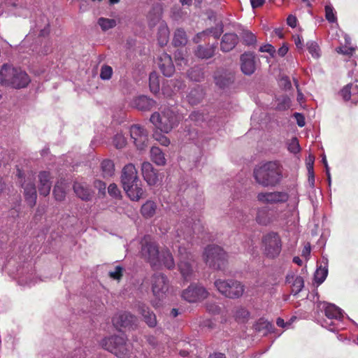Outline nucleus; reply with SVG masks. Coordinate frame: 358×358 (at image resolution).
I'll list each match as a JSON object with an SVG mask.
<instances>
[{
    "label": "nucleus",
    "instance_id": "nucleus-1",
    "mask_svg": "<svg viewBox=\"0 0 358 358\" xmlns=\"http://www.w3.org/2000/svg\"><path fill=\"white\" fill-rule=\"evenodd\" d=\"M253 176L256 182L262 187H275L280 183L282 173L275 162H268L255 168Z\"/></svg>",
    "mask_w": 358,
    "mask_h": 358
},
{
    "label": "nucleus",
    "instance_id": "nucleus-2",
    "mask_svg": "<svg viewBox=\"0 0 358 358\" xmlns=\"http://www.w3.org/2000/svg\"><path fill=\"white\" fill-rule=\"evenodd\" d=\"M317 309L324 313L326 317L320 322L322 327L332 332L343 329L341 323L345 317L350 320L348 315H345L342 309L334 303L320 301L317 304Z\"/></svg>",
    "mask_w": 358,
    "mask_h": 358
},
{
    "label": "nucleus",
    "instance_id": "nucleus-3",
    "mask_svg": "<svg viewBox=\"0 0 358 358\" xmlns=\"http://www.w3.org/2000/svg\"><path fill=\"white\" fill-rule=\"evenodd\" d=\"M29 83L28 74L20 68L11 67L8 64L2 66L0 71V84L21 89L26 87Z\"/></svg>",
    "mask_w": 358,
    "mask_h": 358
},
{
    "label": "nucleus",
    "instance_id": "nucleus-4",
    "mask_svg": "<svg viewBox=\"0 0 358 358\" xmlns=\"http://www.w3.org/2000/svg\"><path fill=\"white\" fill-rule=\"evenodd\" d=\"M203 259L210 268L218 271H224L228 264L227 252L222 248L214 244L204 248Z\"/></svg>",
    "mask_w": 358,
    "mask_h": 358
},
{
    "label": "nucleus",
    "instance_id": "nucleus-5",
    "mask_svg": "<svg viewBox=\"0 0 358 358\" xmlns=\"http://www.w3.org/2000/svg\"><path fill=\"white\" fill-rule=\"evenodd\" d=\"M285 210L279 206H265L257 209L256 222L262 226L278 225L285 220Z\"/></svg>",
    "mask_w": 358,
    "mask_h": 358
},
{
    "label": "nucleus",
    "instance_id": "nucleus-6",
    "mask_svg": "<svg viewBox=\"0 0 358 358\" xmlns=\"http://www.w3.org/2000/svg\"><path fill=\"white\" fill-rule=\"evenodd\" d=\"M100 345L101 348L119 358H124L131 352V345L124 336L113 335L103 338Z\"/></svg>",
    "mask_w": 358,
    "mask_h": 358
},
{
    "label": "nucleus",
    "instance_id": "nucleus-7",
    "mask_svg": "<svg viewBox=\"0 0 358 358\" xmlns=\"http://www.w3.org/2000/svg\"><path fill=\"white\" fill-rule=\"evenodd\" d=\"M282 242L280 234L271 231L263 235L262 248L264 255L269 259L278 258L282 251Z\"/></svg>",
    "mask_w": 358,
    "mask_h": 358
},
{
    "label": "nucleus",
    "instance_id": "nucleus-8",
    "mask_svg": "<svg viewBox=\"0 0 358 358\" xmlns=\"http://www.w3.org/2000/svg\"><path fill=\"white\" fill-rule=\"evenodd\" d=\"M158 244L150 236H145L141 241V257L147 261L152 267L160 265Z\"/></svg>",
    "mask_w": 358,
    "mask_h": 358
},
{
    "label": "nucleus",
    "instance_id": "nucleus-9",
    "mask_svg": "<svg viewBox=\"0 0 358 358\" xmlns=\"http://www.w3.org/2000/svg\"><path fill=\"white\" fill-rule=\"evenodd\" d=\"M178 270L185 281H190L194 271V256L185 247L178 246Z\"/></svg>",
    "mask_w": 358,
    "mask_h": 358
},
{
    "label": "nucleus",
    "instance_id": "nucleus-10",
    "mask_svg": "<svg viewBox=\"0 0 358 358\" xmlns=\"http://www.w3.org/2000/svg\"><path fill=\"white\" fill-rule=\"evenodd\" d=\"M214 285L219 292L229 299L240 298L245 290L244 285L241 282L232 279H217Z\"/></svg>",
    "mask_w": 358,
    "mask_h": 358
},
{
    "label": "nucleus",
    "instance_id": "nucleus-11",
    "mask_svg": "<svg viewBox=\"0 0 358 358\" xmlns=\"http://www.w3.org/2000/svg\"><path fill=\"white\" fill-rule=\"evenodd\" d=\"M182 297L189 303H196L206 299L208 292L200 284L192 283L182 292Z\"/></svg>",
    "mask_w": 358,
    "mask_h": 358
},
{
    "label": "nucleus",
    "instance_id": "nucleus-12",
    "mask_svg": "<svg viewBox=\"0 0 358 358\" xmlns=\"http://www.w3.org/2000/svg\"><path fill=\"white\" fill-rule=\"evenodd\" d=\"M289 197L287 192L280 191L260 192L257 196L258 201L271 206H279L280 203H284L288 201Z\"/></svg>",
    "mask_w": 358,
    "mask_h": 358
},
{
    "label": "nucleus",
    "instance_id": "nucleus-13",
    "mask_svg": "<svg viewBox=\"0 0 358 358\" xmlns=\"http://www.w3.org/2000/svg\"><path fill=\"white\" fill-rule=\"evenodd\" d=\"M169 280L163 273H157L152 277V290L154 295L158 298L163 297L169 290Z\"/></svg>",
    "mask_w": 358,
    "mask_h": 358
},
{
    "label": "nucleus",
    "instance_id": "nucleus-14",
    "mask_svg": "<svg viewBox=\"0 0 358 358\" xmlns=\"http://www.w3.org/2000/svg\"><path fill=\"white\" fill-rule=\"evenodd\" d=\"M162 122L159 124V129L164 133H169L179 123L178 114L169 108L164 109L162 112Z\"/></svg>",
    "mask_w": 358,
    "mask_h": 358
},
{
    "label": "nucleus",
    "instance_id": "nucleus-15",
    "mask_svg": "<svg viewBox=\"0 0 358 358\" xmlns=\"http://www.w3.org/2000/svg\"><path fill=\"white\" fill-rule=\"evenodd\" d=\"M192 219L188 218L185 222H181L176 225V236L180 238H182L187 242L192 240L193 234H196L197 224L192 223Z\"/></svg>",
    "mask_w": 358,
    "mask_h": 358
},
{
    "label": "nucleus",
    "instance_id": "nucleus-16",
    "mask_svg": "<svg viewBox=\"0 0 358 358\" xmlns=\"http://www.w3.org/2000/svg\"><path fill=\"white\" fill-rule=\"evenodd\" d=\"M129 133L137 149L144 150L148 142L147 131L138 124H134L131 126Z\"/></svg>",
    "mask_w": 358,
    "mask_h": 358
},
{
    "label": "nucleus",
    "instance_id": "nucleus-17",
    "mask_svg": "<svg viewBox=\"0 0 358 358\" xmlns=\"http://www.w3.org/2000/svg\"><path fill=\"white\" fill-rule=\"evenodd\" d=\"M215 85L222 91L229 90L234 82V74L227 71H217L214 74Z\"/></svg>",
    "mask_w": 358,
    "mask_h": 358
},
{
    "label": "nucleus",
    "instance_id": "nucleus-18",
    "mask_svg": "<svg viewBox=\"0 0 358 358\" xmlns=\"http://www.w3.org/2000/svg\"><path fill=\"white\" fill-rule=\"evenodd\" d=\"M157 64L166 77H171L175 72V66L171 57L165 52L159 54L157 58Z\"/></svg>",
    "mask_w": 358,
    "mask_h": 358
},
{
    "label": "nucleus",
    "instance_id": "nucleus-19",
    "mask_svg": "<svg viewBox=\"0 0 358 358\" xmlns=\"http://www.w3.org/2000/svg\"><path fill=\"white\" fill-rule=\"evenodd\" d=\"M22 188L24 189V195L25 201L31 207H34L36 203L37 194L35 183L31 179L24 180L21 184Z\"/></svg>",
    "mask_w": 358,
    "mask_h": 358
},
{
    "label": "nucleus",
    "instance_id": "nucleus-20",
    "mask_svg": "<svg viewBox=\"0 0 358 358\" xmlns=\"http://www.w3.org/2000/svg\"><path fill=\"white\" fill-rule=\"evenodd\" d=\"M142 176L148 185H155L159 181L158 171L152 164L148 162H144L141 164Z\"/></svg>",
    "mask_w": 358,
    "mask_h": 358
},
{
    "label": "nucleus",
    "instance_id": "nucleus-21",
    "mask_svg": "<svg viewBox=\"0 0 358 358\" xmlns=\"http://www.w3.org/2000/svg\"><path fill=\"white\" fill-rule=\"evenodd\" d=\"M137 317L129 312H122L113 319V322L117 327L124 328H134L137 325Z\"/></svg>",
    "mask_w": 358,
    "mask_h": 358
},
{
    "label": "nucleus",
    "instance_id": "nucleus-22",
    "mask_svg": "<svg viewBox=\"0 0 358 358\" xmlns=\"http://www.w3.org/2000/svg\"><path fill=\"white\" fill-rule=\"evenodd\" d=\"M139 180L137 169L133 164H128L123 167L121 173L122 185L128 187V184L138 182Z\"/></svg>",
    "mask_w": 358,
    "mask_h": 358
},
{
    "label": "nucleus",
    "instance_id": "nucleus-23",
    "mask_svg": "<svg viewBox=\"0 0 358 358\" xmlns=\"http://www.w3.org/2000/svg\"><path fill=\"white\" fill-rule=\"evenodd\" d=\"M186 85L180 78H175L168 80L162 87V92L166 96H171L173 94L184 90Z\"/></svg>",
    "mask_w": 358,
    "mask_h": 358
},
{
    "label": "nucleus",
    "instance_id": "nucleus-24",
    "mask_svg": "<svg viewBox=\"0 0 358 358\" xmlns=\"http://www.w3.org/2000/svg\"><path fill=\"white\" fill-rule=\"evenodd\" d=\"M128 187L122 185V187L126 192L127 196L133 201H138L145 195V189L143 187V184L141 180L138 182H133L128 184Z\"/></svg>",
    "mask_w": 358,
    "mask_h": 358
},
{
    "label": "nucleus",
    "instance_id": "nucleus-25",
    "mask_svg": "<svg viewBox=\"0 0 358 358\" xmlns=\"http://www.w3.org/2000/svg\"><path fill=\"white\" fill-rule=\"evenodd\" d=\"M241 69L247 76L253 74L256 69L255 57L253 53L245 52L241 55Z\"/></svg>",
    "mask_w": 358,
    "mask_h": 358
},
{
    "label": "nucleus",
    "instance_id": "nucleus-26",
    "mask_svg": "<svg viewBox=\"0 0 358 358\" xmlns=\"http://www.w3.org/2000/svg\"><path fill=\"white\" fill-rule=\"evenodd\" d=\"M285 283L290 285L292 287L291 294L294 296L301 292L304 287V280L301 275L289 272L286 275Z\"/></svg>",
    "mask_w": 358,
    "mask_h": 358
},
{
    "label": "nucleus",
    "instance_id": "nucleus-27",
    "mask_svg": "<svg viewBox=\"0 0 358 358\" xmlns=\"http://www.w3.org/2000/svg\"><path fill=\"white\" fill-rule=\"evenodd\" d=\"M217 48V43L212 45H198L194 50L195 57L201 59L212 58Z\"/></svg>",
    "mask_w": 358,
    "mask_h": 358
},
{
    "label": "nucleus",
    "instance_id": "nucleus-28",
    "mask_svg": "<svg viewBox=\"0 0 358 358\" xmlns=\"http://www.w3.org/2000/svg\"><path fill=\"white\" fill-rule=\"evenodd\" d=\"M329 259L327 255H322L320 264H317V269L314 273V280L316 283L321 285L328 275Z\"/></svg>",
    "mask_w": 358,
    "mask_h": 358
},
{
    "label": "nucleus",
    "instance_id": "nucleus-29",
    "mask_svg": "<svg viewBox=\"0 0 358 358\" xmlns=\"http://www.w3.org/2000/svg\"><path fill=\"white\" fill-rule=\"evenodd\" d=\"M185 136L192 141L198 148H204L207 141L206 136L200 131L194 127H189L185 129Z\"/></svg>",
    "mask_w": 358,
    "mask_h": 358
},
{
    "label": "nucleus",
    "instance_id": "nucleus-30",
    "mask_svg": "<svg viewBox=\"0 0 358 358\" xmlns=\"http://www.w3.org/2000/svg\"><path fill=\"white\" fill-rule=\"evenodd\" d=\"M156 104L157 102L154 99L145 95L138 96L132 101L134 108L143 111L152 110Z\"/></svg>",
    "mask_w": 358,
    "mask_h": 358
},
{
    "label": "nucleus",
    "instance_id": "nucleus-31",
    "mask_svg": "<svg viewBox=\"0 0 358 358\" xmlns=\"http://www.w3.org/2000/svg\"><path fill=\"white\" fill-rule=\"evenodd\" d=\"M345 101H350L353 103H358V89L354 83H349L344 86L339 92Z\"/></svg>",
    "mask_w": 358,
    "mask_h": 358
},
{
    "label": "nucleus",
    "instance_id": "nucleus-32",
    "mask_svg": "<svg viewBox=\"0 0 358 358\" xmlns=\"http://www.w3.org/2000/svg\"><path fill=\"white\" fill-rule=\"evenodd\" d=\"M40 194L46 196L50 194L52 182L50 181V173L48 171H43L38 173Z\"/></svg>",
    "mask_w": 358,
    "mask_h": 358
},
{
    "label": "nucleus",
    "instance_id": "nucleus-33",
    "mask_svg": "<svg viewBox=\"0 0 358 358\" xmlns=\"http://www.w3.org/2000/svg\"><path fill=\"white\" fill-rule=\"evenodd\" d=\"M238 43V37L235 33H226L221 39L220 50L224 52L232 50Z\"/></svg>",
    "mask_w": 358,
    "mask_h": 358
},
{
    "label": "nucleus",
    "instance_id": "nucleus-34",
    "mask_svg": "<svg viewBox=\"0 0 358 358\" xmlns=\"http://www.w3.org/2000/svg\"><path fill=\"white\" fill-rule=\"evenodd\" d=\"M73 188L76 196L83 201H90L92 199V192L86 184L75 182Z\"/></svg>",
    "mask_w": 358,
    "mask_h": 358
},
{
    "label": "nucleus",
    "instance_id": "nucleus-35",
    "mask_svg": "<svg viewBox=\"0 0 358 358\" xmlns=\"http://www.w3.org/2000/svg\"><path fill=\"white\" fill-rule=\"evenodd\" d=\"M139 313L143 317L145 322L150 327H155L157 325V319L155 314L150 310V308L143 303L138 305Z\"/></svg>",
    "mask_w": 358,
    "mask_h": 358
},
{
    "label": "nucleus",
    "instance_id": "nucleus-36",
    "mask_svg": "<svg viewBox=\"0 0 358 358\" xmlns=\"http://www.w3.org/2000/svg\"><path fill=\"white\" fill-rule=\"evenodd\" d=\"M205 92L203 87L196 85L193 87L187 95V99L189 104L194 106L199 104L204 98Z\"/></svg>",
    "mask_w": 358,
    "mask_h": 358
},
{
    "label": "nucleus",
    "instance_id": "nucleus-37",
    "mask_svg": "<svg viewBox=\"0 0 358 358\" xmlns=\"http://www.w3.org/2000/svg\"><path fill=\"white\" fill-rule=\"evenodd\" d=\"M151 160L157 166H164L166 163V159L164 152L161 148L153 146L150 149Z\"/></svg>",
    "mask_w": 358,
    "mask_h": 358
},
{
    "label": "nucleus",
    "instance_id": "nucleus-38",
    "mask_svg": "<svg viewBox=\"0 0 358 358\" xmlns=\"http://www.w3.org/2000/svg\"><path fill=\"white\" fill-rule=\"evenodd\" d=\"M188 38L184 29H177L173 34L172 44L174 47H183L187 43Z\"/></svg>",
    "mask_w": 358,
    "mask_h": 358
},
{
    "label": "nucleus",
    "instance_id": "nucleus-39",
    "mask_svg": "<svg viewBox=\"0 0 358 358\" xmlns=\"http://www.w3.org/2000/svg\"><path fill=\"white\" fill-rule=\"evenodd\" d=\"M157 208V206L155 202L148 200L141 206V215L145 218H150L155 214Z\"/></svg>",
    "mask_w": 358,
    "mask_h": 358
},
{
    "label": "nucleus",
    "instance_id": "nucleus-40",
    "mask_svg": "<svg viewBox=\"0 0 358 358\" xmlns=\"http://www.w3.org/2000/svg\"><path fill=\"white\" fill-rule=\"evenodd\" d=\"M160 263L169 270L173 269L175 267V262L173 257L169 250H164L159 253Z\"/></svg>",
    "mask_w": 358,
    "mask_h": 358
},
{
    "label": "nucleus",
    "instance_id": "nucleus-41",
    "mask_svg": "<svg viewBox=\"0 0 358 358\" xmlns=\"http://www.w3.org/2000/svg\"><path fill=\"white\" fill-rule=\"evenodd\" d=\"M188 78L194 82H201L204 79V73L203 69L198 66H195L191 69H189L187 71Z\"/></svg>",
    "mask_w": 358,
    "mask_h": 358
},
{
    "label": "nucleus",
    "instance_id": "nucleus-42",
    "mask_svg": "<svg viewBox=\"0 0 358 358\" xmlns=\"http://www.w3.org/2000/svg\"><path fill=\"white\" fill-rule=\"evenodd\" d=\"M101 173L103 178H108L114 174L115 167L113 161L104 159L101 164Z\"/></svg>",
    "mask_w": 358,
    "mask_h": 358
},
{
    "label": "nucleus",
    "instance_id": "nucleus-43",
    "mask_svg": "<svg viewBox=\"0 0 358 358\" xmlns=\"http://www.w3.org/2000/svg\"><path fill=\"white\" fill-rule=\"evenodd\" d=\"M169 31L166 25H160L157 32V41L161 47L166 45L169 41Z\"/></svg>",
    "mask_w": 358,
    "mask_h": 358
},
{
    "label": "nucleus",
    "instance_id": "nucleus-44",
    "mask_svg": "<svg viewBox=\"0 0 358 358\" xmlns=\"http://www.w3.org/2000/svg\"><path fill=\"white\" fill-rule=\"evenodd\" d=\"M149 87L151 92L157 94L159 92L160 85L159 77L155 72H151L149 76Z\"/></svg>",
    "mask_w": 358,
    "mask_h": 358
},
{
    "label": "nucleus",
    "instance_id": "nucleus-45",
    "mask_svg": "<svg viewBox=\"0 0 358 358\" xmlns=\"http://www.w3.org/2000/svg\"><path fill=\"white\" fill-rule=\"evenodd\" d=\"M273 325L267 320L263 319L259 320L255 324V329L258 331H263L264 334H266L268 332L272 331Z\"/></svg>",
    "mask_w": 358,
    "mask_h": 358
},
{
    "label": "nucleus",
    "instance_id": "nucleus-46",
    "mask_svg": "<svg viewBox=\"0 0 358 358\" xmlns=\"http://www.w3.org/2000/svg\"><path fill=\"white\" fill-rule=\"evenodd\" d=\"M324 10L325 18L329 23H334L337 22L336 12L331 3L325 5Z\"/></svg>",
    "mask_w": 358,
    "mask_h": 358
},
{
    "label": "nucleus",
    "instance_id": "nucleus-47",
    "mask_svg": "<svg viewBox=\"0 0 358 358\" xmlns=\"http://www.w3.org/2000/svg\"><path fill=\"white\" fill-rule=\"evenodd\" d=\"M307 49L313 58L317 59L320 57V49L318 44L313 41H308L306 43Z\"/></svg>",
    "mask_w": 358,
    "mask_h": 358
},
{
    "label": "nucleus",
    "instance_id": "nucleus-48",
    "mask_svg": "<svg viewBox=\"0 0 358 358\" xmlns=\"http://www.w3.org/2000/svg\"><path fill=\"white\" fill-rule=\"evenodd\" d=\"M98 24L101 27L102 30L107 31L115 27L117 23L114 19L100 17L98 20Z\"/></svg>",
    "mask_w": 358,
    "mask_h": 358
},
{
    "label": "nucleus",
    "instance_id": "nucleus-49",
    "mask_svg": "<svg viewBox=\"0 0 358 358\" xmlns=\"http://www.w3.org/2000/svg\"><path fill=\"white\" fill-rule=\"evenodd\" d=\"M306 168L308 174V183L311 187L315 185V173H314V158L310 159L306 163Z\"/></svg>",
    "mask_w": 358,
    "mask_h": 358
},
{
    "label": "nucleus",
    "instance_id": "nucleus-50",
    "mask_svg": "<svg viewBox=\"0 0 358 358\" xmlns=\"http://www.w3.org/2000/svg\"><path fill=\"white\" fill-rule=\"evenodd\" d=\"M113 68L107 64L101 66L100 69V78L103 80H108L113 76Z\"/></svg>",
    "mask_w": 358,
    "mask_h": 358
},
{
    "label": "nucleus",
    "instance_id": "nucleus-51",
    "mask_svg": "<svg viewBox=\"0 0 358 358\" xmlns=\"http://www.w3.org/2000/svg\"><path fill=\"white\" fill-rule=\"evenodd\" d=\"M276 108L279 110H285L289 107L290 99L287 95H282L277 98Z\"/></svg>",
    "mask_w": 358,
    "mask_h": 358
},
{
    "label": "nucleus",
    "instance_id": "nucleus-52",
    "mask_svg": "<svg viewBox=\"0 0 358 358\" xmlns=\"http://www.w3.org/2000/svg\"><path fill=\"white\" fill-rule=\"evenodd\" d=\"M250 316L249 311L243 307H239L236 309L235 312V317L236 319L238 322H244L246 320H248V317Z\"/></svg>",
    "mask_w": 358,
    "mask_h": 358
},
{
    "label": "nucleus",
    "instance_id": "nucleus-53",
    "mask_svg": "<svg viewBox=\"0 0 358 358\" xmlns=\"http://www.w3.org/2000/svg\"><path fill=\"white\" fill-rule=\"evenodd\" d=\"M113 143L117 149H122L126 145L127 139L122 134L117 133L113 138Z\"/></svg>",
    "mask_w": 358,
    "mask_h": 358
},
{
    "label": "nucleus",
    "instance_id": "nucleus-54",
    "mask_svg": "<svg viewBox=\"0 0 358 358\" xmlns=\"http://www.w3.org/2000/svg\"><path fill=\"white\" fill-rule=\"evenodd\" d=\"M185 347L179 351V355L182 358H194L195 354L191 349L192 346L189 343L185 344Z\"/></svg>",
    "mask_w": 358,
    "mask_h": 358
},
{
    "label": "nucleus",
    "instance_id": "nucleus-55",
    "mask_svg": "<svg viewBox=\"0 0 358 358\" xmlns=\"http://www.w3.org/2000/svg\"><path fill=\"white\" fill-rule=\"evenodd\" d=\"M124 268L121 266H116L113 271H109L108 275L110 278L113 280L120 281L123 276Z\"/></svg>",
    "mask_w": 358,
    "mask_h": 358
},
{
    "label": "nucleus",
    "instance_id": "nucleus-56",
    "mask_svg": "<svg viewBox=\"0 0 358 358\" xmlns=\"http://www.w3.org/2000/svg\"><path fill=\"white\" fill-rule=\"evenodd\" d=\"M53 194L57 201H63L66 197V192L63 188L59 185H55L53 189Z\"/></svg>",
    "mask_w": 358,
    "mask_h": 358
},
{
    "label": "nucleus",
    "instance_id": "nucleus-57",
    "mask_svg": "<svg viewBox=\"0 0 358 358\" xmlns=\"http://www.w3.org/2000/svg\"><path fill=\"white\" fill-rule=\"evenodd\" d=\"M287 148L292 153L296 154L300 151V145L298 139L294 137L292 138L288 143Z\"/></svg>",
    "mask_w": 358,
    "mask_h": 358
},
{
    "label": "nucleus",
    "instance_id": "nucleus-58",
    "mask_svg": "<svg viewBox=\"0 0 358 358\" xmlns=\"http://www.w3.org/2000/svg\"><path fill=\"white\" fill-rule=\"evenodd\" d=\"M108 192L109 195L115 199H120L121 197V192L115 183H111L108 187Z\"/></svg>",
    "mask_w": 358,
    "mask_h": 358
},
{
    "label": "nucleus",
    "instance_id": "nucleus-59",
    "mask_svg": "<svg viewBox=\"0 0 358 358\" xmlns=\"http://www.w3.org/2000/svg\"><path fill=\"white\" fill-rule=\"evenodd\" d=\"M206 310L212 315H218L221 312V307L213 302H208L206 304Z\"/></svg>",
    "mask_w": 358,
    "mask_h": 358
},
{
    "label": "nucleus",
    "instance_id": "nucleus-60",
    "mask_svg": "<svg viewBox=\"0 0 358 358\" xmlns=\"http://www.w3.org/2000/svg\"><path fill=\"white\" fill-rule=\"evenodd\" d=\"M355 50L356 48L353 46L344 45L338 47L336 52L344 55H352Z\"/></svg>",
    "mask_w": 358,
    "mask_h": 358
},
{
    "label": "nucleus",
    "instance_id": "nucleus-61",
    "mask_svg": "<svg viewBox=\"0 0 358 358\" xmlns=\"http://www.w3.org/2000/svg\"><path fill=\"white\" fill-rule=\"evenodd\" d=\"M243 41L248 45H252L256 43L257 38L252 32L245 31L243 33Z\"/></svg>",
    "mask_w": 358,
    "mask_h": 358
},
{
    "label": "nucleus",
    "instance_id": "nucleus-62",
    "mask_svg": "<svg viewBox=\"0 0 358 358\" xmlns=\"http://www.w3.org/2000/svg\"><path fill=\"white\" fill-rule=\"evenodd\" d=\"M222 31L223 29L222 26L206 29V35L208 36L211 34L215 38H218L221 36Z\"/></svg>",
    "mask_w": 358,
    "mask_h": 358
},
{
    "label": "nucleus",
    "instance_id": "nucleus-63",
    "mask_svg": "<svg viewBox=\"0 0 358 358\" xmlns=\"http://www.w3.org/2000/svg\"><path fill=\"white\" fill-rule=\"evenodd\" d=\"M162 113L159 114L157 112L153 113L150 118V121L155 125L157 129H159V124L162 122Z\"/></svg>",
    "mask_w": 358,
    "mask_h": 358
},
{
    "label": "nucleus",
    "instance_id": "nucleus-64",
    "mask_svg": "<svg viewBox=\"0 0 358 358\" xmlns=\"http://www.w3.org/2000/svg\"><path fill=\"white\" fill-rule=\"evenodd\" d=\"M52 51V43L51 42L48 41H45L44 42V45L43 46V48L37 51V54L40 55H46L48 54H49L50 52Z\"/></svg>",
    "mask_w": 358,
    "mask_h": 358
}]
</instances>
